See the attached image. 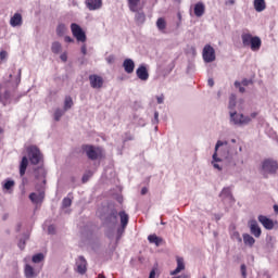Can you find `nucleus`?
Returning a JSON list of instances; mask_svg holds the SVG:
<instances>
[{"mask_svg":"<svg viewBox=\"0 0 278 278\" xmlns=\"http://www.w3.org/2000/svg\"><path fill=\"white\" fill-rule=\"evenodd\" d=\"M228 108H229V110H233L236 108V96L235 94L230 96Z\"/></svg>","mask_w":278,"mask_h":278,"instance_id":"obj_41","label":"nucleus"},{"mask_svg":"<svg viewBox=\"0 0 278 278\" xmlns=\"http://www.w3.org/2000/svg\"><path fill=\"white\" fill-rule=\"evenodd\" d=\"M243 47H250L252 51H260L262 47V39L260 37L251 35L250 33H243L241 35Z\"/></svg>","mask_w":278,"mask_h":278,"instance_id":"obj_4","label":"nucleus"},{"mask_svg":"<svg viewBox=\"0 0 278 278\" xmlns=\"http://www.w3.org/2000/svg\"><path fill=\"white\" fill-rule=\"evenodd\" d=\"M220 218H223V215H215V220H220Z\"/></svg>","mask_w":278,"mask_h":278,"instance_id":"obj_62","label":"nucleus"},{"mask_svg":"<svg viewBox=\"0 0 278 278\" xmlns=\"http://www.w3.org/2000/svg\"><path fill=\"white\" fill-rule=\"evenodd\" d=\"M48 233H49L50 236H53V233H55V226L50 225V226L48 227Z\"/></svg>","mask_w":278,"mask_h":278,"instance_id":"obj_47","label":"nucleus"},{"mask_svg":"<svg viewBox=\"0 0 278 278\" xmlns=\"http://www.w3.org/2000/svg\"><path fill=\"white\" fill-rule=\"evenodd\" d=\"M27 166H29V160L27 156L22 157V162L20 164V175L23 177L27 170Z\"/></svg>","mask_w":278,"mask_h":278,"instance_id":"obj_26","label":"nucleus"},{"mask_svg":"<svg viewBox=\"0 0 278 278\" xmlns=\"http://www.w3.org/2000/svg\"><path fill=\"white\" fill-rule=\"evenodd\" d=\"M202 58L206 64L214 62L216 60V51L210 45L204 46L202 51Z\"/></svg>","mask_w":278,"mask_h":278,"instance_id":"obj_10","label":"nucleus"},{"mask_svg":"<svg viewBox=\"0 0 278 278\" xmlns=\"http://www.w3.org/2000/svg\"><path fill=\"white\" fill-rule=\"evenodd\" d=\"M157 269L156 268H153L150 274H149V277L148 278H157Z\"/></svg>","mask_w":278,"mask_h":278,"instance_id":"obj_46","label":"nucleus"},{"mask_svg":"<svg viewBox=\"0 0 278 278\" xmlns=\"http://www.w3.org/2000/svg\"><path fill=\"white\" fill-rule=\"evenodd\" d=\"M254 10L256 12H264V10H266V1L265 0H254Z\"/></svg>","mask_w":278,"mask_h":278,"instance_id":"obj_27","label":"nucleus"},{"mask_svg":"<svg viewBox=\"0 0 278 278\" xmlns=\"http://www.w3.org/2000/svg\"><path fill=\"white\" fill-rule=\"evenodd\" d=\"M141 0H127L128 9L130 12L135 13V21L137 25L144 24V21H147V15L142 11V5L140 4Z\"/></svg>","mask_w":278,"mask_h":278,"instance_id":"obj_2","label":"nucleus"},{"mask_svg":"<svg viewBox=\"0 0 278 278\" xmlns=\"http://www.w3.org/2000/svg\"><path fill=\"white\" fill-rule=\"evenodd\" d=\"M64 41H65V42H75V39L72 38L71 36H65V37H64Z\"/></svg>","mask_w":278,"mask_h":278,"instance_id":"obj_51","label":"nucleus"},{"mask_svg":"<svg viewBox=\"0 0 278 278\" xmlns=\"http://www.w3.org/2000/svg\"><path fill=\"white\" fill-rule=\"evenodd\" d=\"M71 108H73V98H71V96H67L64 100V112H68Z\"/></svg>","mask_w":278,"mask_h":278,"instance_id":"obj_34","label":"nucleus"},{"mask_svg":"<svg viewBox=\"0 0 278 278\" xmlns=\"http://www.w3.org/2000/svg\"><path fill=\"white\" fill-rule=\"evenodd\" d=\"M40 270H42V267H34L29 264H25L24 276L26 278H36L38 275H40Z\"/></svg>","mask_w":278,"mask_h":278,"instance_id":"obj_11","label":"nucleus"},{"mask_svg":"<svg viewBox=\"0 0 278 278\" xmlns=\"http://www.w3.org/2000/svg\"><path fill=\"white\" fill-rule=\"evenodd\" d=\"M237 156L238 151L235 150L229 142L218 140L215 144L212 166L217 170H223V167L218 164V162H223V160H225L229 166L235 167L238 164V160L236 159Z\"/></svg>","mask_w":278,"mask_h":278,"instance_id":"obj_1","label":"nucleus"},{"mask_svg":"<svg viewBox=\"0 0 278 278\" xmlns=\"http://www.w3.org/2000/svg\"><path fill=\"white\" fill-rule=\"evenodd\" d=\"M241 86H242V84L240 81H238V80L235 81V87L236 88H240Z\"/></svg>","mask_w":278,"mask_h":278,"instance_id":"obj_60","label":"nucleus"},{"mask_svg":"<svg viewBox=\"0 0 278 278\" xmlns=\"http://www.w3.org/2000/svg\"><path fill=\"white\" fill-rule=\"evenodd\" d=\"M118 216L121 218L122 227H127V225H129V215L125 211H121Z\"/></svg>","mask_w":278,"mask_h":278,"instance_id":"obj_28","label":"nucleus"},{"mask_svg":"<svg viewBox=\"0 0 278 278\" xmlns=\"http://www.w3.org/2000/svg\"><path fill=\"white\" fill-rule=\"evenodd\" d=\"M71 205H73V200H71V198H64L62 200V208L66 210V207H71Z\"/></svg>","mask_w":278,"mask_h":278,"instance_id":"obj_38","label":"nucleus"},{"mask_svg":"<svg viewBox=\"0 0 278 278\" xmlns=\"http://www.w3.org/2000/svg\"><path fill=\"white\" fill-rule=\"evenodd\" d=\"M123 68L127 75H131L136 68V63L131 59H126L123 62Z\"/></svg>","mask_w":278,"mask_h":278,"instance_id":"obj_19","label":"nucleus"},{"mask_svg":"<svg viewBox=\"0 0 278 278\" xmlns=\"http://www.w3.org/2000/svg\"><path fill=\"white\" fill-rule=\"evenodd\" d=\"M11 27H22L23 26V15L21 13H14L10 18Z\"/></svg>","mask_w":278,"mask_h":278,"instance_id":"obj_20","label":"nucleus"},{"mask_svg":"<svg viewBox=\"0 0 278 278\" xmlns=\"http://www.w3.org/2000/svg\"><path fill=\"white\" fill-rule=\"evenodd\" d=\"M257 117V112H253L250 114L249 118H251V121H253V118Z\"/></svg>","mask_w":278,"mask_h":278,"instance_id":"obj_57","label":"nucleus"},{"mask_svg":"<svg viewBox=\"0 0 278 278\" xmlns=\"http://www.w3.org/2000/svg\"><path fill=\"white\" fill-rule=\"evenodd\" d=\"M241 84H242V86H249V84H251V80H249V79H243V80L241 81Z\"/></svg>","mask_w":278,"mask_h":278,"instance_id":"obj_55","label":"nucleus"},{"mask_svg":"<svg viewBox=\"0 0 278 278\" xmlns=\"http://www.w3.org/2000/svg\"><path fill=\"white\" fill-rule=\"evenodd\" d=\"M21 73H22V70L20 68L18 72H17L16 84H21Z\"/></svg>","mask_w":278,"mask_h":278,"instance_id":"obj_54","label":"nucleus"},{"mask_svg":"<svg viewBox=\"0 0 278 278\" xmlns=\"http://www.w3.org/2000/svg\"><path fill=\"white\" fill-rule=\"evenodd\" d=\"M89 83L91 88H94L97 90H99L100 88H103V77L97 74H92L89 76Z\"/></svg>","mask_w":278,"mask_h":278,"instance_id":"obj_13","label":"nucleus"},{"mask_svg":"<svg viewBox=\"0 0 278 278\" xmlns=\"http://www.w3.org/2000/svg\"><path fill=\"white\" fill-rule=\"evenodd\" d=\"M193 12L198 18H201V16L205 14V4H203V2L195 3Z\"/></svg>","mask_w":278,"mask_h":278,"instance_id":"obj_24","label":"nucleus"},{"mask_svg":"<svg viewBox=\"0 0 278 278\" xmlns=\"http://www.w3.org/2000/svg\"><path fill=\"white\" fill-rule=\"evenodd\" d=\"M153 125H157L160 123V113L157 111L154 112V118L152 119Z\"/></svg>","mask_w":278,"mask_h":278,"instance_id":"obj_44","label":"nucleus"},{"mask_svg":"<svg viewBox=\"0 0 278 278\" xmlns=\"http://www.w3.org/2000/svg\"><path fill=\"white\" fill-rule=\"evenodd\" d=\"M156 101H157L159 105H162V103H164V94L157 96Z\"/></svg>","mask_w":278,"mask_h":278,"instance_id":"obj_50","label":"nucleus"},{"mask_svg":"<svg viewBox=\"0 0 278 278\" xmlns=\"http://www.w3.org/2000/svg\"><path fill=\"white\" fill-rule=\"evenodd\" d=\"M129 140H134V135L131 134H126L124 138V142H129Z\"/></svg>","mask_w":278,"mask_h":278,"instance_id":"obj_49","label":"nucleus"},{"mask_svg":"<svg viewBox=\"0 0 278 278\" xmlns=\"http://www.w3.org/2000/svg\"><path fill=\"white\" fill-rule=\"evenodd\" d=\"M35 177H36V179H42V178L47 177V170H45V167L39 166L38 168H36Z\"/></svg>","mask_w":278,"mask_h":278,"instance_id":"obj_32","label":"nucleus"},{"mask_svg":"<svg viewBox=\"0 0 278 278\" xmlns=\"http://www.w3.org/2000/svg\"><path fill=\"white\" fill-rule=\"evenodd\" d=\"M29 199L33 203H42L45 200V191H40L39 193L33 192L29 194Z\"/></svg>","mask_w":278,"mask_h":278,"instance_id":"obj_23","label":"nucleus"},{"mask_svg":"<svg viewBox=\"0 0 278 278\" xmlns=\"http://www.w3.org/2000/svg\"><path fill=\"white\" fill-rule=\"evenodd\" d=\"M277 170H278V162L275 159H265L261 163V175L265 179H268L270 175H276Z\"/></svg>","mask_w":278,"mask_h":278,"instance_id":"obj_3","label":"nucleus"},{"mask_svg":"<svg viewBox=\"0 0 278 278\" xmlns=\"http://www.w3.org/2000/svg\"><path fill=\"white\" fill-rule=\"evenodd\" d=\"M167 22H166V18L164 17H159L156 20V28L157 30L161 33V34H168V31L166 30V27H167Z\"/></svg>","mask_w":278,"mask_h":278,"instance_id":"obj_22","label":"nucleus"},{"mask_svg":"<svg viewBox=\"0 0 278 278\" xmlns=\"http://www.w3.org/2000/svg\"><path fill=\"white\" fill-rule=\"evenodd\" d=\"M232 239L237 240V242H242V237H240V232L238 231L232 232Z\"/></svg>","mask_w":278,"mask_h":278,"instance_id":"obj_43","label":"nucleus"},{"mask_svg":"<svg viewBox=\"0 0 278 278\" xmlns=\"http://www.w3.org/2000/svg\"><path fill=\"white\" fill-rule=\"evenodd\" d=\"M66 31H68V28L60 23L58 26H56V36H59L60 38H62L63 36L66 35Z\"/></svg>","mask_w":278,"mask_h":278,"instance_id":"obj_31","label":"nucleus"},{"mask_svg":"<svg viewBox=\"0 0 278 278\" xmlns=\"http://www.w3.org/2000/svg\"><path fill=\"white\" fill-rule=\"evenodd\" d=\"M51 51L55 55H58L59 53H62V43H60L59 41L52 42Z\"/></svg>","mask_w":278,"mask_h":278,"instance_id":"obj_33","label":"nucleus"},{"mask_svg":"<svg viewBox=\"0 0 278 278\" xmlns=\"http://www.w3.org/2000/svg\"><path fill=\"white\" fill-rule=\"evenodd\" d=\"M27 153L30 164H33L34 166L42 164V153L40 152V149H38V147L30 146L27 149Z\"/></svg>","mask_w":278,"mask_h":278,"instance_id":"obj_7","label":"nucleus"},{"mask_svg":"<svg viewBox=\"0 0 278 278\" xmlns=\"http://www.w3.org/2000/svg\"><path fill=\"white\" fill-rule=\"evenodd\" d=\"M136 75L138 79L141 81H147L149 79V71L147 70V65L141 64L137 70H136Z\"/></svg>","mask_w":278,"mask_h":278,"instance_id":"obj_14","label":"nucleus"},{"mask_svg":"<svg viewBox=\"0 0 278 278\" xmlns=\"http://www.w3.org/2000/svg\"><path fill=\"white\" fill-rule=\"evenodd\" d=\"M147 192H149V189H147V187H143L141 189V194H147Z\"/></svg>","mask_w":278,"mask_h":278,"instance_id":"obj_59","label":"nucleus"},{"mask_svg":"<svg viewBox=\"0 0 278 278\" xmlns=\"http://www.w3.org/2000/svg\"><path fill=\"white\" fill-rule=\"evenodd\" d=\"M60 58H61L62 62H66V60H68V56L66 55V53H62L60 55Z\"/></svg>","mask_w":278,"mask_h":278,"instance_id":"obj_53","label":"nucleus"},{"mask_svg":"<svg viewBox=\"0 0 278 278\" xmlns=\"http://www.w3.org/2000/svg\"><path fill=\"white\" fill-rule=\"evenodd\" d=\"M245 90H247V89H245L244 87H242V86L239 87V92L243 93V92H245Z\"/></svg>","mask_w":278,"mask_h":278,"instance_id":"obj_61","label":"nucleus"},{"mask_svg":"<svg viewBox=\"0 0 278 278\" xmlns=\"http://www.w3.org/2000/svg\"><path fill=\"white\" fill-rule=\"evenodd\" d=\"M14 185H15L14 180L8 179L4 181L2 188L3 190H12V188H14Z\"/></svg>","mask_w":278,"mask_h":278,"instance_id":"obj_37","label":"nucleus"},{"mask_svg":"<svg viewBox=\"0 0 278 278\" xmlns=\"http://www.w3.org/2000/svg\"><path fill=\"white\" fill-rule=\"evenodd\" d=\"M90 177H92V172H86L83 176V184H86L88 181V179H90Z\"/></svg>","mask_w":278,"mask_h":278,"instance_id":"obj_42","label":"nucleus"},{"mask_svg":"<svg viewBox=\"0 0 278 278\" xmlns=\"http://www.w3.org/2000/svg\"><path fill=\"white\" fill-rule=\"evenodd\" d=\"M10 102V91L0 89V103L8 105Z\"/></svg>","mask_w":278,"mask_h":278,"instance_id":"obj_25","label":"nucleus"},{"mask_svg":"<svg viewBox=\"0 0 278 278\" xmlns=\"http://www.w3.org/2000/svg\"><path fill=\"white\" fill-rule=\"evenodd\" d=\"M27 240H29V235H24V237L22 239H20L17 247H18V249H21V251H23V249H25V242H27Z\"/></svg>","mask_w":278,"mask_h":278,"instance_id":"obj_36","label":"nucleus"},{"mask_svg":"<svg viewBox=\"0 0 278 278\" xmlns=\"http://www.w3.org/2000/svg\"><path fill=\"white\" fill-rule=\"evenodd\" d=\"M83 151L84 153H86L88 160H91V161L103 157V150L99 147L86 144V146H83Z\"/></svg>","mask_w":278,"mask_h":278,"instance_id":"obj_6","label":"nucleus"},{"mask_svg":"<svg viewBox=\"0 0 278 278\" xmlns=\"http://www.w3.org/2000/svg\"><path fill=\"white\" fill-rule=\"evenodd\" d=\"M229 116V123L230 125H235V127H244L251 123V117H249V115H244L236 111H230Z\"/></svg>","mask_w":278,"mask_h":278,"instance_id":"obj_5","label":"nucleus"},{"mask_svg":"<svg viewBox=\"0 0 278 278\" xmlns=\"http://www.w3.org/2000/svg\"><path fill=\"white\" fill-rule=\"evenodd\" d=\"M250 231L254 238H260V236H262V228H260L257 220H252L250 223Z\"/></svg>","mask_w":278,"mask_h":278,"instance_id":"obj_21","label":"nucleus"},{"mask_svg":"<svg viewBox=\"0 0 278 278\" xmlns=\"http://www.w3.org/2000/svg\"><path fill=\"white\" fill-rule=\"evenodd\" d=\"M219 197L223 199L224 203H229V205H233L236 203V199H233V194L229 187L224 188Z\"/></svg>","mask_w":278,"mask_h":278,"instance_id":"obj_12","label":"nucleus"},{"mask_svg":"<svg viewBox=\"0 0 278 278\" xmlns=\"http://www.w3.org/2000/svg\"><path fill=\"white\" fill-rule=\"evenodd\" d=\"M118 203H123V199L121 197L117 198Z\"/></svg>","mask_w":278,"mask_h":278,"instance_id":"obj_64","label":"nucleus"},{"mask_svg":"<svg viewBox=\"0 0 278 278\" xmlns=\"http://www.w3.org/2000/svg\"><path fill=\"white\" fill-rule=\"evenodd\" d=\"M71 30L78 42H86V33L77 23L71 24Z\"/></svg>","mask_w":278,"mask_h":278,"instance_id":"obj_9","label":"nucleus"},{"mask_svg":"<svg viewBox=\"0 0 278 278\" xmlns=\"http://www.w3.org/2000/svg\"><path fill=\"white\" fill-rule=\"evenodd\" d=\"M8 58V52L5 50H2L0 52V60L3 62V60H7Z\"/></svg>","mask_w":278,"mask_h":278,"instance_id":"obj_48","label":"nucleus"},{"mask_svg":"<svg viewBox=\"0 0 278 278\" xmlns=\"http://www.w3.org/2000/svg\"><path fill=\"white\" fill-rule=\"evenodd\" d=\"M127 227H121L117 229V235H116V242H119L121 241V238H123V233H125V229Z\"/></svg>","mask_w":278,"mask_h":278,"instance_id":"obj_40","label":"nucleus"},{"mask_svg":"<svg viewBox=\"0 0 278 278\" xmlns=\"http://www.w3.org/2000/svg\"><path fill=\"white\" fill-rule=\"evenodd\" d=\"M258 223H261V225H263V227L265 229H274L275 228V223L273 222V219L264 216V215H260L258 216Z\"/></svg>","mask_w":278,"mask_h":278,"instance_id":"obj_18","label":"nucleus"},{"mask_svg":"<svg viewBox=\"0 0 278 278\" xmlns=\"http://www.w3.org/2000/svg\"><path fill=\"white\" fill-rule=\"evenodd\" d=\"M242 278L247 277V265L242 264L240 267Z\"/></svg>","mask_w":278,"mask_h":278,"instance_id":"obj_45","label":"nucleus"},{"mask_svg":"<svg viewBox=\"0 0 278 278\" xmlns=\"http://www.w3.org/2000/svg\"><path fill=\"white\" fill-rule=\"evenodd\" d=\"M207 84H208L210 88H213L214 79L213 78H208Z\"/></svg>","mask_w":278,"mask_h":278,"instance_id":"obj_56","label":"nucleus"},{"mask_svg":"<svg viewBox=\"0 0 278 278\" xmlns=\"http://www.w3.org/2000/svg\"><path fill=\"white\" fill-rule=\"evenodd\" d=\"M243 242L245 244V247H253V244H255V238H253V236L249 235V233H243Z\"/></svg>","mask_w":278,"mask_h":278,"instance_id":"obj_29","label":"nucleus"},{"mask_svg":"<svg viewBox=\"0 0 278 278\" xmlns=\"http://www.w3.org/2000/svg\"><path fill=\"white\" fill-rule=\"evenodd\" d=\"M43 260H45V254L42 253H37L31 257L33 264H40V262H42Z\"/></svg>","mask_w":278,"mask_h":278,"instance_id":"obj_35","label":"nucleus"},{"mask_svg":"<svg viewBox=\"0 0 278 278\" xmlns=\"http://www.w3.org/2000/svg\"><path fill=\"white\" fill-rule=\"evenodd\" d=\"M80 51H81L83 55H86L88 53V49L86 48V45L81 46Z\"/></svg>","mask_w":278,"mask_h":278,"instance_id":"obj_52","label":"nucleus"},{"mask_svg":"<svg viewBox=\"0 0 278 278\" xmlns=\"http://www.w3.org/2000/svg\"><path fill=\"white\" fill-rule=\"evenodd\" d=\"M87 264L88 263L86 262V258L84 256L78 257V260L76 261V267L79 275H85L86 270H88Z\"/></svg>","mask_w":278,"mask_h":278,"instance_id":"obj_17","label":"nucleus"},{"mask_svg":"<svg viewBox=\"0 0 278 278\" xmlns=\"http://www.w3.org/2000/svg\"><path fill=\"white\" fill-rule=\"evenodd\" d=\"M236 3V0H226V5H233Z\"/></svg>","mask_w":278,"mask_h":278,"instance_id":"obj_58","label":"nucleus"},{"mask_svg":"<svg viewBox=\"0 0 278 278\" xmlns=\"http://www.w3.org/2000/svg\"><path fill=\"white\" fill-rule=\"evenodd\" d=\"M118 223V211L116 208L111 210L103 218V225L106 227H116Z\"/></svg>","mask_w":278,"mask_h":278,"instance_id":"obj_8","label":"nucleus"},{"mask_svg":"<svg viewBox=\"0 0 278 278\" xmlns=\"http://www.w3.org/2000/svg\"><path fill=\"white\" fill-rule=\"evenodd\" d=\"M176 262H177V267L175 268V270H172L169 273V275H172V276L179 275V273H181V270H186V263L184 261V257L177 256Z\"/></svg>","mask_w":278,"mask_h":278,"instance_id":"obj_16","label":"nucleus"},{"mask_svg":"<svg viewBox=\"0 0 278 278\" xmlns=\"http://www.w3.org/2000/svg\"><path fill=\"white\" fill-rule=\"evenodd\" d=\"M274 212H276V214H278V205L277 204L274 205Z\"/></svg>","mask_w":278,"mask_h":278,"instance_id":"obj_63","label":"nucleus"},{"mask_svg":"<svg viewBox=\"0 0 278 278\" xmlns=\"http://www.w3.org/2000/svg\"><path fill=\"white\" fill-rule=\"evenodd\" d=\"M64 110L62 109H56L55 112H54V121H60L62 118V116H64Z\"/></svg>","mask_w":278,"mask_h":278,"instance_id":"obj_39","label":"nucleus"},{"mask_svg":"<svg viewBox=\"0 0 278 278\" xmlns=\"http://www.w3.org/2000/svg\"><path fill=\"white\" fill-rule=\"evenodd\" d=\"M85 3L90 12L101 10V8H103V0H86Z\"/></svg>","mask_w":278,"mask_h":278,"instance_id":"obj_15","label":"nucleus"},{"mask_svg":"<svg viewBox=\"0 0 278 278\" xmlns=\"http://www.w3.org/2000/svg\"><path fill=\"white\" fill-rule=\"evenodd\" d=\"M148 240L151 244H155V247H160L163 242V239L157 237L156 235H150Z\"/></svg>","mask_w":278,"mask_h":278,"instance_id":"obj_30","label":"nucleus"}]
</instances>
